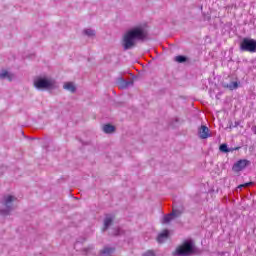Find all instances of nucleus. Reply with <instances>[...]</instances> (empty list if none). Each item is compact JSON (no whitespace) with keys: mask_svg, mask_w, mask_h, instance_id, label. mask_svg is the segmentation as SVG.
<instances>
[{"mask_svg":"<svg viewBox=\"0 0 256 256\" xmlns=\"http://www.w3.org/2000/svg\"><path fill=\"white\" fill-rule=\"evenodd\" d=\"M250 185H253V182H248V183L239 185V186H238V189H243V187H250Z\"/></svg>","mask_w":256,"mask_h":256,"instance_id":"4be33fe9","label":"nucleus"},{"mask_svg":"<svg viewBox=\"0 0 256 256\" xmlns=\"http://www.w3.org/2000/svg\"><path fill=\"white\" fill-rule=\"evenodd\" d=\"M197 251V248L195 247V243L192 242V240H187L183 243V245H180L176 248V250L172 253L173 256H189L193 255Z\"/></svg>","mask_w":256,"mask_h":256,"instance_id":"20e7f679","label":"nucleus"},{"mask_svg":"<svg viewBox=\"0 0 256 256\" xmlns=\"http://www.w3.org/2000/svg\"><path fill=\"white\" fill-rule=\"evenodd\" d=\"M111 235H114V236L121 235V229L120 228H114L111 232Z\"/></svg>","mask_w":256,"mask_h":256,"instance_id":"412c9836","label":"nucleus"},{"mask_svg":"<svg viewBox=\"0 0 256 256\" xmlns=\"http://www.w3.org/2000/svg\"><path fill=\"white\" fill-rule=\"evenodd\" d=\"M182 214H183V207L173 208V210H172L173 217H179Z\"/></svg>","mask_w":256,"mask_h":256,"instance_id":"f3484780","label":"nucleus"},{"mask_svg":"<svg viewBox=\"0 0 256 256\" xmlns=\"http://www.w3.org/2000/svg\"><path fill=\"white\" fill-rule=\"evenodd\" d=\"M240 51L256 53V40L253 38H244L240 42Z\"/></svg>","mask_w":256,"mask_h":256,"instance_id":"39448f33","label":"nucleus"},{"mask_svg":"<svg viewBox=\"0 0 256 256\" xmlns=\"http://www.w3.org/2000/svg\"><path fill=\"white\" fill-rule=\"evenodd\" d=\"M102 130L106 133V134H111V133H115V126L111 125V124H105L102 128Z\"/></svg>","mask_w":256,"mask_h":256,"instance_id":"4468645a","label":"nucleus"},{"mask_svg":"<svg viewBox=\"0 0 256 256\" xmlns=\"http://www.w3.org/2000/svg\"><path fill=\"white\" fill-rule=\"evenodd\" d=\"M233 127H235V125L230 124L229 129H233Z\"/></svg>","mask_w":256,"mask_h":256,"instance_id":"a878e982","label":"nucleus"},{"mask_svg":"<svg viewBox=\"0 0 256 256\" xmlns=\"http://www.w3.org/2000/svg\"><path fill=\"white\" fill-rule=\"evenodd\" d=\"M33 85L38 91H53L57 89V81L48 75H40L34 78Z\"/></svg>","mask_w":256,"mask_h":256,"instance_id":"f03ea898","label":"nucleus"},{"mask_svg":"<svg viewBox=\"0 0 256 256\" xmlns=\"http://www.w3.org/2000/svg\"><path fill=\"white\" fill-rule=\"evenodd\" d=\"M175 122H176V123L179 122V118H176V119H175Z\"/></svg>","mask_w":256,"mask_h":256,"instance_id":"cd10ccee","label":"nucleus"},{"mask_svg":"<svg viewBox=\"0 0 256 256\" xmlns=\"http://www.w3.org/2000/svg\"><path fill=\"white\" fill-rule=\"evenodd\" d=\"M117 85L120 89H127L129 87H133V80H125L123 78L118 79Z\"/></svg>","mask_w":256,"mask_h":256,"instance_id":"6e6552de","label":"nucleus"},{"mask_svg":"<svg viewBox=\"0 0 256 256\" xmlns=\"http://www.w3.org/2000/svg\"><path fill=\"white\" fill-rule=\"evenodd\" d=\"M115 253V249L111 247H104L102 250H100L99 255L100 256H111Z\"/></svg>","mask_w":256,"mask_h":256,"instance_id":"f8f14e48","label":"nucleus"},{"mask_svg":"<svg viewBox=\"0 0 256 256\" xmlns=\"http://www.w3.org/2000/svg\"><path fill=\"white\" fill-rule=\"evenodd\" d=\"M15 201H17V197L12 195H6L2 199V207L0 208V215L7 217V215H11V212L15 210Z\"/></svg>","mask_w":256,"mask_h":256,"instance_id":"7ed1b4c3","label":"nucleus"},{"mask_svg":"<svg viewBox=\"0 0 256 256\" xmlns=\"http://www.w3.org/2000/svg\"><path fill=\"white\" fill-rule=\"evenodd\" d=\"M169 238V230H164L162 233H160L157 237L158 243H164L165 240Z\"/></svg>","mask_w":256,"mask_h":256,"instance_id":"ddd939ff","label":"nucleus"},{"mask_svg":"<svg viewBox=\"0 0 256 256\" xmlns=\"http://www.w3.org/2000/svg\"><path fill=\"white\" fill-rule=\"evenodd\" d=\"M113 215L111 214H107L105 219H104V227L102 229L103 232L107 231V229H109V227H111L113 225Z\"/></svg>","mask_w":256,"mask_h":256,"instance_id":"9d476101","label":"nucleus"},{"mask_svg":"<svg viewBox=\"0 0 256 256\" xmlns=\"http://www.w3.org/2000/svg\"><path fill=\"white\" fill-rule=\"evenodd\" d=\"M63 89L69 91V93H75L77 91V84L75 82H64Z\"/></svg>","mask_w":256,"mask_h":256,"instance_id":"1a4fd4ad","label":"nucleus"},{"mask_svg":"<svg viewBox=\"0 0 256 256\" xmlns=\"http://www.w3.org/2000/svg\"><path fill=\"white\" fill-rule=\"evenodd\" d=\"M234 127H239V122H235Z\"/></svg>","mask_w":256,"mask_h":256,"instance_id":"393cba45","label":"nucleus"},{"mask_svg":"<svg viewBox=\"0 0 256 256\" xmlns=\"http://www.w3.org/2000/svg\"><path fill=\"white\" fill-rule=\"evenodd\" d=\"M142 256H155V252L152 250H148Z\"/></svg>","mask_w":256,"mask_h":256,"instance_id":"5701e85b","label":"nucleus"},{"mask_svg":"<svg viewBox=\"0 0 256 256\" xmlns=\"http://www.w3.org/2000/svg\"><path fill=\"white\" fill-rule=\"evenodd\" d=\"M226 87L230 89V91H233L234 89H237V87H239V84L237 82H230L229 84H227Z\"/></svg>","mask_w":256,"mask_h":256,"instance_id":"6ab92c4d","label":"nucleus"},{"mask_svg":"<svg viewBox=\"0 0 256 256\" xmlns=\"http://www.w3.org/2000/svg\"><path fill=\"white\" fill-rule=\"evenodd\" d=\"M247 165H249L248 160H239L233 165L232 170L235 173H239V171H243V169H245V167H247Z\"/></svg>","mask_w":256,"mask_h":256,"instance_id":"423d86ee","label":"nucleus"},{"mask_svg":"<svg viewBox=\"0 0 256 256\" xmlns=\"http://www.w3.org/2000/svg\"><path fill=\"white\" fill-rule=\"evenodd\" d=\"M174 61H176V63H185V61H187V57H185V56H176L174 58Z\"/></svg>","mask_w":256,"mask_h":256,"instance_id":"aec40b11","label":"nucleus"},{"mask_svg":"<svg viewBox=\"0 0 256 256\" xmlns=\"http://www.w3.org/2000/svg\"><path fill=\"white\" fill-rule=\"evenodd\" d=\"M83 35H85L86 37H90L93 38L96 35V32L94 29L91 28H86L82 31Z\"/></svg>","mask_w":256,"mask_h":256,"instance_id":"2eb2a0df","label":"nucleus"},{"mask_svg":"<svg viewBox=\"0 0 256 256\" xmlns=\"http://www.w3.org/2000/svg\"><path fill=\"white\" fill-rule=\"evenodd\" d=\"M0 79H7V81H13L15 79V75L7 70H1Z\"/></svg>","mask_w":256,"mask_h":256,"instance_id":"9b49d317","label":"nucleus"},{"mask_svg":"<svg viewBox=\"0 0 256 256\" xmlns=\"http://www.w3.org/2000/svg\"><path fill=\"white\" fill-rule=\"evenodd\" d=\"M91 249H93V246H90L88 248H84L85 253H89V251H91Z\"/></svg>","mask_w":256,"mask_h":256,"instance_id":"b1692460","label":"nucleus"},{"mask_svg":"<svg viewBox=\"0 0 256 256\" xmlns=\"http://www.w3.org/2000/svg\"><path fill=\"white\" fill-rule=\"evenodd\" d=\"M219 150L221 153H231L232 151H235V149L227 147V144H221Z\"/></svg>","mask_w":256,"mask_h":256,"instance_id":"dca6fc26","label":"nucleus"},{"mask_svg":"<svg viewBox=\"0 0 256 256\" xmlns=\"http://www.w3.org/2000/svg\"><path fill=\"white\" fill-rule=\"evenodd\" d=\"M255 135H256V127H255V131H254Z\"/></svg>","mask_w":256,"mask_h":256,"instance_id":"c85d7f7f","label":"nucleus"},{"mask_svg":"<svg viewBox=\"0 0 256 256\" xmlns=\"http://www.w3.org/2000/svg\"><path fill=\"white\" fill-rule=\"evenodd\" d=\"M149 33L145 24H137L126 30L121 38V47L124 51H129L137 45L139 41L147 40Z\"/></svg>","mask_w":256,"mask_h":256,"instance_id":"f257e3e1","label":"nucleus"},{"mask_svg":"<svg viewBox=\"0 0 256 256\" xmlns=\"http://www.w3.org/2000/svg\"><path fill=\"white\" fill-rule=\"evenodd\" d=\"M198 135L200 139H209V137H211L209 127L202 125L198 130Z\"/></svg>","mask_w":256,"mask_h":256,"instance_id":"0eeeda50","label":"nucleus"},{"mask_svg":"<svg viewBox=\"0 0 256 256\" xmlns=\"http://www.w3.org/2000/svg\"><path fill=\"white\" fill-rule=\"evenodd\" d=\"M173 217L175 216H173L172 213L165 215L162 219V223L164 224L171 223V221H173Z\"/></svg>","mask_w":256,"mask_h":256,"instance_id":"a211bd4d","label":"nucleus"},{"mask_svg":"<svg viewBox=\"0 0 256 256\" xmlns=\"http://www.w3.org/2000/svg\"><path fill=\"white\" fill-rule=\"evenodd\" d=\"M77 245H79V242L75 243V245H74L75 249H77Z\"/></svg>","mask_w":256,"mask_h":256,"instance_id":"bb28decb","label":"nucleus"}]
</instances>
